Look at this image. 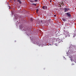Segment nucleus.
Instances as JSON below:
<instances>
[{"label":"nucleus","instance_id":"f257e3e1","mask_svg":"<svg viewBox=\"0 0 76 76\" xmlns=\"http://www.w3.org/2000/svg\"><path fill=\"white\" fill-rule=\"evenodd\" d=\"M66 54L67 56H70L71 55H72L73 53H72V52L70 50H69L66 52Z\"/></svg>","mask_w":76,"mask_h":76},{"label":"nucleus","instance_id":"f03ea898","mask_svg":"<svg viewBox=\"0 0 76 76\" xmlns=\"http://www.w3.org/2000/svg\"><path fill=\"white\" fill-rule=\"evenodd\" d=\"M66 15L68 17H70L71 16V14H70V13L69 12H67L66 13Z\"/></svg>","mask_w":76,"mask_h":76},{"label":"nucleus","instance_id":"7ed1b4c3","mask_svg":"<svg viewBox=\"0 0 76 76\" xmlns=\"http://www.w3.org/2000/svg\"><path fill=\"white\" fill-rule=\"evenodd\" d=\"M62 20L64 22H66V21H67V19L65 18H63L62 19Z\"/></svg>","mask_w":76,"mask_h":76},{"label":"nucleus","instance_id":"20e7f679","mask_svg":"<svg viewBox=\"0 0 76 76\" xmlns=\"http://www.w3.org/2000/svg\"><path fill=\"white\" fill-rule=\"evenodd\" d=\"M17 2H18V3H19V4H22V2H21L20 0H17Z\"/></svg>","mask_w":76,"mask_h":76},{"label":"nucleus","instance_id":"39448f33","mask_svg":"<svg viewBox=\"0 0 76 76\" xmlns=\"http://www.w3.org/2000/svg\"><path fill=\"white\" fill-rule=\"evenodd\" d=\"M64 12H68V9L67 8H65L64 9Z\"/></svg>","mask_w":76,"mask_h":76},{"label":"nucleus","instance_id":"423d86ee","mask_svg":"<svg viewBox=\"0 0 76 76\" xmlns=\"http://www.w3.org/2000/svg\"><path fill=\"white\" fill-rule=\"evenodd\" d=\"M25 31H26V32L28 31H29V29L28 28H26L25 30Z\"/></svg>","mask_w":76,"mask_h":76},{"label":"nucleus","instance_id":"0eeeda50","mask_svg":"<svg viewBox=\"0 0 76 76\" xmlns=\"http://www.w3.org/2000/svg\"><path fill=\"white\" fill-rule=\"evenodd\" d=\"M46 8V7H44V6H43L42 7V8L44 9V10H45V9Z\"/></svg>","mask_w":76,"mask_h":76},{"label":"nucleus","instance_id":"6e6552de","mask_svg":"<svg viewBox=\"0 0 76 76\" xmlns=\"http://www.w3.org/2000/svg\"><path fill=\"white\" fill-rule=\"evenodd\" d=\"M15 19H16V20H17V19H18V16H15Z\"/></svg>","mask_w":76,"mask_h":76},{"label":"nucleus","instance_id":"1a4fd4ad","mask_svg":"<svg viewBox=\"0 0 76 76\" xmlns=\"http://www.w3.org/2000/svg\"><path fill=\"white\" fill-rule=\"evenodd\" d=\"M67 37H70V35H69V34H67V36H65V38H67Z\"/></svg>","mask_w":76,"mask_h":76},{"label":"nucleus","instance_id":"9d476101","mask_svg":"<svg viewBox=\"0 0 76 76\" xmlns=\"http://www.w3.org/2000/svg\"><path fill=\"white\" fill-rule=\"evenodd\" d=\"M30 20H31V22L33 21V19H32V18H31Z\"/></svg>","mask_w":76,"mask_h":76},{"label":"nucleus","instance_id":"9b49d317","mask_svg":"<svg viewBox=\"0 0 76 76\" xmlns=\"http://www.w3.org/2000/svg\"><path fill=\"white\" fill-rule=\"evenodd\" d=\"M61 4H63V5H64V2L63 1H62L61 3Z\"/></svg>","mask_w":76,"mask_h":76},{"label":"nucleus","instance_id":"f8f14e48","mask_svg":"<svg viewBox=\"0 0 76 76\" xmlns=\"http://www.w3.org/2000/svg\"><path fill=\"white\" fill-rule=\"evenodd\" d=\"M74 33L75 34V33H76V29H75V30H74Z\"/></svg>","mask_w":76,"mask_h":76},{"label":"nucleus","instance_id":"ddd939ff","mask_svg":"<svg viewBox=\"0 0 76 76\" xmlns=\"http://www.w3.org/2000/svg\"><path fill=\"white\" fill-rule=\"evenodd\" d=\"M32 5H34V6H36L37 5L36 4H32Z\"/></svg>","mask_w":76,"mask_h":76},{"label":"nucleus","instance_id":"4468645a","mask_svg":"<svg viewBox=\"0 0 76 76\" xmlns=\"http://www.w3.org/2000/svg\"><path fill=\"white\" fill-rule=\"evenodd\" d=\"M36 12H38V11H39V10H38V9H37L36 10Z\"/></svg>","mask_w":76,"mask_h":76},{"label":"nucleus","instance_id":"2eb2a0df","mask_svg":"<svg viewBox=\"0 0 76 76\" xmlns=\"http://www.w3.org/2000/svg\"><path fill=\"white\" fill-rule=\"evenodd\" d=\"M34 1L37 2V1H38V0H34Z\"/></svg>","mask_w":76,"mask_h":76},{"label":"nucleus","instance_id":"dca6fc26","mask_svg":"<svg viewBox=\"0 0 76 76\" xmlns=\"http://www.w3.org/2000/svg\"><path fill=\"white\" fill-rule=\"evenodd\" d=\"M30 2H34V1H32V0H31V1H30Z\"/></svg>","mask_w":76,"mask_h":76},{"label":"nucleus","instance_id":"f3484780","mask_svg":"<svg viewBox=\"0 0 76 76\" xmlns=\"http://www.w3.org/2000/svg\"><path fill=\"white\" fill-rule=\"evenodd\" d=\"M70 10V8H69L68 9V10Z\"/></svg>","mask_w":76,"mask_h":76},{"label":"nucleus","instance_id":"a211bd4d","mask_svg":"<svg viewBox=\"0 0 76 76\" xmlns=\"http://www.w3.org/2000/svg\"><path fill=\"white\" fill-rule=\"evenodd\" d=\"M74 56H75L74 57H76V56L75 55V54Z\"/></svg>","mask_w":76,"mask_h":76},{"label":"nucleus","instance_id":"6ab92c4d","mask_svg":"<svg viewBox=\"0 0 76 76\" xmlns=\"http://www.w3.org/2000/svg\"><path fill=\"white\" fill-rule=\"evenodd\" d=\"M73 37H75V34L74 35Z\"/></svg>","mask_w":76,"mask_h":76},{"label":"nucleus","instance_id":"aec40b11","mask_svg":"<svg viewBox=\"0 0 76 76\" xmlns=\"http://www.w3.org/2000/svg\"><path fill=\"white\" fill-rule=\"evenodd\" d=\"M55 45H56V46H57V43H56L55 44Z\"/></svg>","mask_w":76,"mask_h":76},{"label":"nucleus","instance_id":"412c9836","mask_svg":"<svg viewBox=\"0 0 76 76\" xmlns=\"http://www.w3.org/2000/svg\"><path fill=\"white\" fill-rule=\"evenodd\" d=\"M7 4H8V5L9 4V3H7Z\"/></svg>","mask_w":76,"mask_h":76},{"label":"nucleus","instance_id":"4be33fe9","mask_svg":"<svg viewBox=\"0 0 76 76\" xmlns=\"http://www.w3.org/2000/svg\"><path fill=\"white\" fill-rule=\"evenodd\" d=\"M14 1H16V0H14Z\"/></svg>","mask_w":76,"mask_h":76},{"label":"nucleus","instance_id":"5701e85b","mask_svg":"<svg viewBox=\"0 0 76 76\" xmlns=\"http://www.w3.org/2000/svg\"><path fill=\"white\" fill-rule=\"evenodd\" d=\"M41 22H42V21L41 20Z\"/></svg>","mask_w":76,"mask_h":76},{"label":"nucleus","instance_id":"b1692460","mask_svg":"<svg viewBox=\"0 0 76 76\" xmlns=\"http://www.w3.org/2000/svg\"><path fill=\"white\" fill-rule=\"evenodd\" d=\"M9 9H10V7L9 8Z\"/></svg>","mask_w":76,"mask_h":76},{"label":"nucleus","instance_id":"393cba45","mask_svg":"<svg viewBox=\"0 0 76 76\" xmlns=\"http://www.w3.org/2000/svg\"><path fill=\"white\" fill-rule=\"evenodd\" d=\"M9 6V7H10V6Z\"/></svg>","mask_w":76,"mask_h":76},{"label":"nucleus","instance_id":"a878e982","mask_svg":"<svg viewBox=\"0 0 76 76\" xmlns=\"http://www.w3.org/2000/svg\"><path fill=\"white\" fill-rule=\"evenodd\" d=\"M62 42H63V41H62Z\"/></svg>","mask_w":76,"mask_h":76}]
</instances>
